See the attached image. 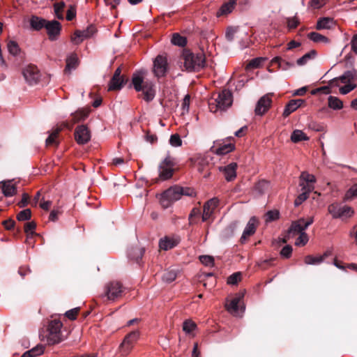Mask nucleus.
I'll use <instances>...</instances> for the list:
<instances>
[{
  "label": "nucleus",
  "mask_w": 357,
  "mask_h": 357,
  "mask_svg": "<svg viewBox=\"0 0 357 357\" xmlns=\"http://www.w3.org/2000/svg\"><path fill=\"white\" fill-rule=\"evenodd\" d=\"M144 253V250L141 248H132L129 250V257L136 262H139V261L142 258Z\"/></svg>",
  "instance_id": "34"
},
{
  "label": "nucleus",
  "mask_w": 357,
  "mask_h": 357,
  "mask_svg": "<svg viewBox=\"0 0 357 357\" xmlns=\"http://www.w3.org/2000/svg\"><path fill=\"white\" fill-rule=\"evenodd\" d=\"M316 55V52L314 50H312L310 52L306 53L302 57L299 58L296 63L298 66L305 65L310 59L314 58Z\"/></svg>",
  "instance_id": "49"
},
{
  "label": "nucleus",
  "mask_w": 357,
  "mask_h": 357,
  "mask_svg": "<svg viewBox=\"0 0 357 357\" xmlns=\"http://www.w3.org/2000/svg\"><path fill=\"white\" fill-rule=\"evenodd\" d=\"M233 102L231 93L227 89L222 90L218 96L212 98L208 102V107L211 112L223 111L229 108Z\"/></svg>",
  "instance_id": "3"
},
{
  "label": "nucleus",
  "mask_w": 357,
  "mask_h": 357,
  "mask_svg": "<svg viewBox=\"0 0 357 357\" xmlns=\"http://www.w3.org/2000/svg\"><path fill=\"white\" fill-rule=\"evenodd\" d=\"M197 329V324L190 319L185 320L183 323V331L188 335L195 337L193 332Z\"/></svg>",
  "instance_id": "33"
},
{
  "label": "nucleus",
  "mask_w": 357,
  "mask_h": 357,
  "mask_svg": "<svg viewBox=\"0 0 357 357\" xmlns=\"http://www.w3.org/2000/svg\"><path fill=\"white\" fill-rule=\"evenodd\" d=\"M160 202L164 208H167L169 207L174 203L170 199L165 197V192H163L161 195L160 199Z\"/></svg>",
  "instance_id": "60"
},
{
  "label": "nucleus",
  "mask_w": 357,
  "mask_h": 357,
  "mask_svg": "<svg viewBox=\"0 0 357 357\" xmlns=\"http://www.w3.org/2000/svg\"><path fill=\"white\" fill-rule=\"evenodd\" d=\"M237 167L236 162H231L227 166L220 167L219 170L224 173L225 178L227 181H231L236 177Z\"/></svg>",
  "instance_id": "18"
},
{
  "label": "nucleus",
  "mask_w": 357,
  "mask_h": 357,
  "mask_svg": "<svg viewBox=\"0 0 357 357\" xmlns=\"http://www.w3.org/2000/svg\"><path fill=\"white\" fill-rule=\"evenodd\" d=\"M328 107L333 109H340L343 107V102L338 98L335 96L328 97Z\"/></svg>",
  "instance_id": "39"
},
{
  "label": "nucleus",
  "mask_w": 357,
  "mask_h": 357,
  "mask_svg": "<svg viewBox=\"0 0 357 357\" xmlns=\"http://www.w3.org/2000/svg\"><path fill=\"white\" fill-rule=\"evenodd\" d=\"M241 299V296H237L231 299L229 303H227L225 304L227 310L234 315H237L238 314V304Z\"/></svg>",
  "instance_id": "27"
},
{
  "label": "nucleus",
  "mask_w": 357,
  "mask_h": 357,
  "mask_svg": "<svg viewBox=\"0 0 357 357\" xmlns=\"http://www.w3.org/2000/svg\"><path fill=\"white\" fill-rule=\"evenodd\" d=\"M257 224V220L255 217H252L250 220L248 221L243 233L242 234V236L241 238V243H244L247 238L252 234H255L256 231Z\"/></svg>",
  "instance_id": "19"
},
{
  "label": "nucleus",
  "mask_w": 357,
  "mask_h": 357,
  "mask_svg": "<svg viewBox=\"0 0 357 357\" xmlns=\"http://www.w3.org/2000/svg\"><path fill=\"white\" fill-rule=\"evenodd\" d=\"M23 76L29 84H35L40 78V73L38 68L33 65H29L22 71Z\"/></svg>",
  "instance_id": "12"
},
{
  "label": "nucleus",
  "mask_w": 357,
  "mask_h": 357,
  "mask_svg": "<svg viewBox=\"0 0 357 357\" xmlns=\"http://www.w3.org/2000/svg\"><path fill=\"white\" fill-rule=\"evenodd\" d=\"M269 187V182L266 181H260L255 185V190L258 194L262 195L268 191Z\"/></svg>",
  "instance_id": "41"
},
{
  "label": "nucleus",
  "mask_w": 357,
  "mask_h": 357,
  "mask_svg": "<svg viewBox=\"0 0 357 357\" xmlns=\"http://www.w3.org/2000/svg\"><path fill=\"white\" fill-rule=\"evenodd\" d=\"M125 288L118 281H111L107 283L103 288L100 297L105 301L114 302L122 297Z\"/></svg>",
  "instance_id": "4"
},
{
  "label": "nucleus",
  "mask_w": 357,
  "mask_h": 357,
  "mask_svg": "<svg viewBox=\"0 0 357 357\" xmlns=\"http://www.w3.org/2000/svg\"><path fill=\"white\" fill-rule=\"evenodd\" d=\"M272 100L268 95L262 96L257 102L255 112L256 115L262 116L270 108Z\"/></svg>",
  "instance_id": "15"
},
{
  "label": "nucleus",
  "mask_w": 357,
  "mask_h": 357,
  "mask_svg": "<svg viewBox=\"0 0 357 357\" xmlns=\"http://www.w3.org/2000/svg\"><path fill=\"white\" fill-rule=\"evenodd\" d=\"M177 276V273L174 269L167 270L162 275V280L167 282H173Z\"/></svg>",
  "instance_id": "44"
},
{
  "label": "nucleus",
  "mask_w": 357,
  "mask_h": 357,
  "mask_svg": "<svg viewBox=\"0 0 357 357\" xmlns=\"http://www.w3.org/2000/svg\"><path fill=\"white\" fill-rule=\"evenodd\" d=\"M200 215V211L199 208H194L190 215H189V221L190 224L195 223V218H198Z\"/></svg>",
  "instance_id": "63"
},
{
  "label": "nucleus",
  "mask_w": 357,
  "mask_h": 357,
  "mask_svg": "<svg viewBox=\"0 0 357 357\" xmlns=\"http://www.w3.org/2000/svg\"><path fill=\"white\" fill-rule=\"evenodd\" d=\"M287 27L289 29H293L296 28L297 26L299 24V20L296 16L293 17H288L287 19Z\"/></svg>",
  "instance_id": "59"
},
{
  "label": "nucleus",
  "mask_w": 357,
  "mask_h": 357,
  "mask_svg": "<svg viewBox=\"0 0 357 357\" xmlns=\"http://www.w3.org/2000/svg\"><path fill=\"white\" fill-rule=\"evenodd\" d=\"M307 37L309 39L312 40L314 43H328L329 40L327 37L317 33V32H311L308 33Z\"/></svg>",
  "instance_id": "38"
},
{
  "label": "nucleus",
  "mask_w": 357,
  "mask_h": 357,
  "mask_svg": "<svg viewBox=\"0 0 357 357\" xmlns=\"http://www.w3.org/2000/svg\"><path fill=\"white\" fill-rule=\"evenodd\" d=\"M183 67L188 71H196L205 66V56L202 52L194 54L190 51H184L182 54Z\"/></svg>",
  "instance_id": "2"
},
{
  "label": "nucleus",
  "mask_w": 357,
  "mask_h": 357,
  "mask_svg": "<svg viewBox=\"0 0 357 357\" xmlns=\"http://www.w3.org/2000/svg\"><path fill=\"white\" fill-rule=\"evenodd\" d=\"M79 311V307H75L73 309H71L70 310H68L65 315L66 317H68L70 320H75L77 318V316L78 314V312Z\"/></svg>",
  "instance_id": "61"
},
{
  "label": "nucleus",
  "mask_w": 357,
  "mask_h": 357,
  "mask_svg": "<svg viewBox=\"0 0 357 357\" xmlns=\"http://www.w3.org/2000/svg\"><path fill=\"white\" fill-rule=\"evenodd\" d=\"M65 6H66V4L63 1L56 3L54 5L55 15H56V17L59 20H63L64 17L63 12Z\"/></svg>",
  "instance_id": "48"
},
{
  "label": "nucleus",
  "mask_w": 357,
  "mask_h": 357,
  "mask_svg": "<svg viewBox=\"0 0 357 357\" xmlns=\"http://www.w3.org/2000/svg\"><path fill=\"white\" fill-rule=\"evenodd\" d=\"M165 197L170 199L173 202L181 199L183 192V188L174 186L164 192Z\"/></svg>",
  "instance_id": "21"
},
{
  "label": "nucleus",
  "mask_w": 357,
  "mask_h": 357,
  "mask_svg": "<svg viewBox=\"0 0 357 357\" xmlns=\"http://www.w3.org/2000/svg\"><path fill=\"white\" fill-rule=\"evenodd\" d=\"M357 197V183L352 185L344 195L345 200H352Z\"/></svg>",
  "instance_id": "43"
},
{
  "label": "nucleus",
  "mask_w": 357,
  "mask_h": 357,
  "mask_svg": "<svg viewBox=\"0 0 357 357\" xmlns=\"http://www.w3.org/2000/svg\"><path fill=\"white\" fill-rule=\"evenodd\" d=\"M168 70V63L167 57L158 55L153 61V72L155 77L160 78L165 77Z\"/></svg>",
  "instance_id": "10"
},
{
  "label": "nucleus",
  "mask_w": 357,
  "mask_h": 357,
  "mask_svg": "<svg viewBox=\"0 0 357 357\" xmlns=\"http://www.w3.org/2000/svg\"><path fill=\"white\" fill-rule=\"evenodd\" d=\"M171 41L174 45L180 47H183L186 44L185 38L177 33L173 34Z\"/></svg>",
  "instance_id": "46"
},
{
  "label": "nucleus",
  "mask_w": 357,
  "mask_h": 357,
  "mask_svg": "<svg viewBox=\"0 0 357 357\" xmlns=\"http://www.w3.org/2000/svg\"><path fill=\"white\" fill-rule=\"evenodd\" d=\"M47 20L37 16H32L30 19V25L33 30L39 31L45 26Z\"/></svg>",
  "instance_id": "30"
},
{
  "label": "nucleus",
  "mask_w": 357,
  "mask_h": 357,
  "mask_svg": "<svg viewBox=\"0 0 357 357\" xmlns=\"http://www.w3.org/2000/svg\"><path fill=\"white\" fill-rule=\"evenodd\" d=\"M314 218L308 217L307 220L304 218H300L299 220L294 221L291 223V227L288 229V236L294 237L305 230L313 223Z\"/></svg>",
  "instance_id": "8"
},
{
  "label": "nucleus",
  "mask_w": 357,
  "mask_h": 357,
  "mask_svg": "<svg viewBox=\"0 0 357 357\" xmlns=\"http://www.w3.org/2000/svg\"><path fill=\"white\" fill-rule=\"evenodd\" d=\"M219 200L217 198H212L204 205L202 221H207L213 213L214 210L218 206Z\"/></svg>",
  "instance_id": "16"
},
{
  "label": "nucleus",
  "mask_w": 357,
  "mask_h": 357,
  "mask_svg": "<svg viewBox=\"0 0 357 357\" xmlns=\"http://www.w3.org/2000/svg\"><path fill=\"white\" fill-rule=\"evenodd\" d=\"M328 211L333 218H350L354 214V210L351 207L338 204H330L328 206Z\"/></svg>",
  "instance_id": "7"
},
{
  "label": "nucleus",
  "mask_w": 357,
  "mask_h": 357,
  "mask_svg": "<svg viewBox=\"0 0 357 357\" xmlns=\"http://www.w3.org/2000/svg\"><path fill=\"white\" fill-rule=\"evenodd\" d=\"M334 25V21L330 17H323L319 19L316 25V29H330Z\"/></svg>",
  "instance_id": "28"
},
{
  "label": "nucleus",
  "mask_w": 357,
  "mask_h": 357,
  "mask_svg": "<svg viewBox=\"0 0 357 357\" xmlns=\"http://www.w3.org/2000/svg\"><path fill=\"white\" fill-rule=\"evenodd\" d=\"M142 91L143 92L144 99L147 102L152 100L155 97V91L152 82H146L143 84Z\"/></svg>",
  "instance_id": "22"
},
{
  "label": "nucleus",
  "mask_w": 357,
  "mask_h": 357,
  "mask_svg": "<svg viewBox=\"0 0 357 357\" xmlns=\"http://www.w3.org/2000/svg\"><path fill=\"white\" fill-rule=\"evenodd\" d=\"M208 166L209 164L207 158L199 156L195 159L194 167H196L200 173L208 172Z\"/></svg>",
  "instance_id": "26"
},
{
  "label": "nucleus",
  "mask_w": 357,
  "mask_h": 357,
  "mask_svg": "<svg viewBox=\"0 0 357 357\" xmlns=\"http://www.w3.org/2000/svg\"><path fill=\"white\" fill-rule=\"evenodd\" d=\"M75 139L79 144H85L89 142L91 133L88 128L84 125L77 126L75 130Z\"/></svg>",
  "instance_id": "13"
},
{
  "label": "nucleus",
  "mask_w": 357,
  "mask_h": 357,
  "mask_svg": "<svg viewBox=\"0 0 357 357\" xmlns=\"http://www.w3.org/2000/svg\"><path fill=\"white\" fill-rule=\"evenodd\" d=\"M298 237L295 241V245L297 246H303L305 245L309 240L307 234L305 231H303L302 233L298 234Z\"/></svg>",
  "instance_id": "50"
},
{
  "label": "nucleus",
  "mask_w": 357,
  "mask_h": 357,
  "mask_svg": "<svg viewBox=\"0 0 357 357\" xmlns=\"http://www.w3.org/2000/svg\"><path fill=\"white\" fill-rule=\"evenodd\" d=\"M241 279V275L240 273H235L231 275L227 278V283L229 284H237Z\"/></svg>",
  "instance_id": "57"
},
{
  "label": "nucleus",
  "mask_w": 357,
  "mask_h": 357,
  "mask_svg": "<svg viewBox=\"0 0 357 357\" xmlns=\"http://www.w3.org/2000/svg\"><path fill=\"white\" fill-rule=\"evenodd\" d=\"M235 145L231 142H226L225 141H217L213 147V151L217 155H225L233 151Z\"/></svg>",
  "instance_id": "14"
},
{
  "label": "nucleus",
  "mask_w": 357,
  "mask_h": 357,
  "mask_svg": "<svg viewBox=\"0 0 357 357\" xmlns=\"http://www.w3.org/2000/svg\"><path fill=\"white\" fill-rule=\"evenodd\" d=\"M178 241L174 238L165 236L159 241V247L161 250H168L174 248L178 244Z\"/></svg>",
  "instance_id": "25"
},
{
  "label": "nucleus",
  "mask_w": 357,
  "mask_h": 357,
  "mask_svg": "<svg viewBox=\"0 0 357 357\" xmlns=\"http://www.w3.org/2000/svg\"><path fill=\"white\" fill-rule=\"evenodd\" d=\"M271 63L273 64L277 63L278 65V67L281 68L283 70H287L289 68L292 67L294 65L293 63H290L284 60H283L280 56H275L271 60Z\"/></svg>",
  "instance_id": "40"
},
{
  "label": "nucleus",
  "mask_w": 357,
  "mask_h": 357,
  "mask_svg": "<svg viewBox=\"0 0 357 357\" xmlns=\"http://www.w3.org/2000/svg\"><path fill=\"white\" fill-rule=\"evenodd\" d=\"M125 84V79L123 77H118L114 79V76L110 80L109 84L108 90L109 91H116L120 90Z\"/></svg>",
  "instance_id": "29"
},
{
  "label": "nucleus",
  "mask_w": 357,
  "mask_h": 357,
  "mask_svg": "<svg viewBox=\"0 0 357 357\" xmlns=\"http://www.w3.org/2000/svg\"><path fill=\"white\" fill-rule=\"evenodd\" d=\"M45 28L47 29L49 38L52 40H54L60 34L61 26L58 21L52 20L47 21Z\"/></svg>",
  "instance_id": "17"
},
{
  "label": "nucleus",
  "mask_w": 357,
  "mask_h": 357,
  "mask_svg": "<svg viewBox=\"0 0 357 357\" xmlns=\"http://www.w3.org/2000/svg\"><path fill=\"white\" fill-rule=\"evenodd\" d=\"M139 337L138 331H132L128 333L123 339L119 347V354L121 356H127L132 350L135 343Z\"/></svg>",
  "instance_id": "6"
},
{
  "label": "nucleus",
  "mask_w": 357,
  "mask_h": 357,
  "mask_svg": "<svg viewBox=\"0 0 357 357\" xmlns=\"http://www.w3.org/2000/svg\"><path fill=\"white\" fill-rule=\"evenodd\" d=\"M31 211L29 208L20 211L17 215V218L19 221L28 220L31 218Z\"/></svg>",
  "instance_id": "53"
},
{
  "label": "nucleus",
  "mask_w": 357,
  "mask_h": 357,
  "mask_svg": "<svg viewBox=\"0 0 357 357\" xmlns=\"http://www.w3.org/2000/svg\"><path fill=\"white\" fill-rule=\"evenodd\" d=\"M237 0H227L220 8L216 13L217 17L227 15L234 9Z\"/></svg>",
  "instance_id": "20"
},
{
  "label": "nucleus",
  "mask_w": 357,
  "mask_h": 357,
  "mask_svg": "<svg viewBox=\"0 0 357 357\" xmlns=\"http://www.w3.org/2000/svg\"><path fill=\"white\" fill-rule=\"evenodd\" d=\"M0 188L6 197H11L16 193V187L10 181L0 182Z\"/></svg>",
  "instance_id": "24"
},
{
  "label": "nucleus",
  "mask_w": 357,
  "mask_h": 357,
  "mask_svg": "<svg viewBox=\"0 0 357 357\" xmlns=\"http://www.w3.org/2000/svg\"><path fill=\"white\" fill-rule=\"evenodd\" d=\"M169 143L172 146L178 147L182 145V140L178 134L171 135Z\"/></svg>",
  "instance_id": "55"
},
{
  "label": "nucleus",
  "mask_w": 357,
  "mask_h": 357,
  "mask_svg": "<svg viewBox=\"0 0 357 357\" xmlns=\"http://www.w3.org/2000/svg\"><path fill=\"white\" fill-rule=\"evenodd\" d=\"M174 161L169 155L167 156L159 165V178L162 181L170 178L174 172Z\"/></svg>",
  "instance_id": "9"
},
{
  "label": "nucleus",
  "mask_w": 357,
  "mask_h": 357,
  "mask_svg": "<svg viewBox=\"0 0 357 357\" xmlns=\"http://www.w3.org/2000/svg\"><path fill=\"white\" fill-rule=\"evenodd\" d=\"M63 324L59 320H52L48 325L47 340L49 344H55L63 340L61 335Z\"/></svg>",
  "instance_id": "5"
},
{
  "label": "nucleus",
  "mask_w": 357,
  "mask_h": 357,
  "mask_svg": "<svg viewBox=\"0 0 357 357\" xmlns=\"http://www.w3.org/2000/svg\"><path fill=\"white\" fill-rule=\"evenodd\" d=\"M326 257V254H324V255H319V256L307 255L305 257L304 261L306 264H308V265L319 264L324 261V259Z\"/></svg>",
  "instance_id": "36"
},
{
  "label": "nucleus",
  "mask_w": 357,
  "mask_h": 357,
  "mask_svg": "<svg viewBox=\"0 0 357 357\" xmlns=\"http://www.w3.org/2000/svg\"><path fill=\"white\" fill-rule=\"evenodd\" d=\"M78 66V58L76 54H70L66 58V66L65 70L70 72Z\"/></svg>",
  "instance_id": "31"
},
{
  "label": "nucleus",
  "mask_w": 357,
  "mask_h": 357,
  "mask_svg": "<svg viewBox=\"0 0 357 357\" xmlns=\"http://www.w3.org/2000/svg\"><path fill=\"white\" fill-rule=\"evenodd\" d=\"M89 114V110L86 109H81L72 114V123L75 124L80 121L84 120Z\"/></svg>",
  "instance_id": "32"
},
{
  "label": "nucleus",
  "mask_w": 357,
  "mask_h": 357,
  "mask_svg": "<svg viewBox=\"0 0 357 357\" xmlns=\"http://www.w3.org/2000/svg\"><path fill=\"white\" fill-rule=\"evenodd\" d=\"M299 185L301 187L302 192H305L308 195L314 189V185L310 184V183H307L305 182H300Z\"/></svg>",
  "instance_id": "56"
},
{
  "label": "nucleus",
  "mask_w": 357,
  "mask_h": 357,
  "mask_svg": "<svg viewBox=\"0 0 357 357\" xmlns=\"http://www.w3.org/2000/svg\"><path fill=\"white\" fill-rule=\"evenodd\" d=\"M7 48H8V52L13 56L18 55L20 52V49L19 47L18 44L15 41H13V40H10L8 43Z\"/></svg>",
  "instance_id": "45"
},
{
  "label": "nucleus",
  "mask_w": 357,
  "mask_h": 357,
  "mask_svg": "<svg viewBox=\"0 0 357 357\" xmlns=\"http://www.w3.org/2000/svg\"><path fill=\"white\" fill-rule=\"evenodd\" d=\"M96 31V28L93 25H90L86 29L82 31L76 30L74 34L71 36V41L75 45H79L84 40L92 37Z\"/></svg>",
  "instance_id": "11"
},
{
  "label": "nucleus",
  "mask_w": 357,
  "mask_h": 357,
  "mask_svg": "<svg viewBox=\"0 0 357 357\" xmlns=\"http://www.w3.org/2000/svg\"><path fill=\"white\" fill-rule=\"evenodd\" d=\"M357 79V72L354 70H347L344 72L339 77H335L330 81V84L334 86H339L338 81L344 84V86L340 87V93L342 95H346L355 89L357 86L354 81Z\"/></svg>",
  "instance_id": "1"
},
{
  "label": "nucleus",
  "mask_w": 357,
  "mask_h": 357,
  "mask_svg": "<svg viewBox=\"0 0 357 357\" xmlns=\"http://www.w3.org/2000/svg\"><path fill=\"white\" fill-rule=\"evenodd\" d=\"M44 351L45 347L42 344H38L35 347L29 350L28 351L29 352L31 357H36L43 354L44 353Z\"/></svg>",
  "instance_id": "51"
},
{
  "label": "nucleus",
  "mask_w": 357,
  "mask_h": 357,
  "mask_svg": "<svg viewBox=\"0 0 357 357\" xmlns=\"http://www.w3.org/2000/svg\"><path fill=\"white\" fill-rule=\"evenodd\" d=\"M199 260L206 266L212 267L214 265V258L212 256L202 255L199 257Z\"/></svg>",
  "instance_id": "52"
},
{
  "label": "nucleus",
  "mask_w": 357,
  "mask_h": 357,
  "mask_svg": "<svg viewBox=\"0 0 357 357\" xmlns=\"http://www.w3.org/2000/svg\"><path fill=\"white\" fill-rule=\"evenodd\" d=\"M36 223L34 222H26L24 225V231L27 234H33L36 229Z\"/></svg>",
  "instance_id": "64"
},
{
  "label": "nucleus",
  "mask_w": 357,
  "mask_h": 357,
  "mask_svg": "<svg viewBox=\"0 0 357 357\" xmlns=\"http://www.w3.org/2000/svg\"><path fill=\"white\" fill-rule=\"evenodd\" d=\"M301 182H305L314 185L316 182V178L313 174H310L307 172H303L300 176Z\"/></svg>",
  "instance_id": "47"
},
{
  "label": "nucleus",
  "mask_w": 357,
  "mask_h": 357,
  "mask_svg": "<svg viewBox=\"0 0 357 357\" xmlns=\"http://www.w3.org/2000/svg\"><path fill=\"white\" fill-rule=\"evenodd\" d=\"M309 137L301 130H294L291 135V140L294 143L307 141Z\"/></svg>",
  "instance_id": "37"
},
{
  "label": "nucleus",
  "mask_w": 357,
  "mask_h": 357,
  "mask_svg": "<svg viewBox=\"0 0 357 357\" xmlns=\"http://www.w3.org/2000/svg\"><path fill=\"white\" fill-rule=\"evenodd\" d=\"M60 132V129L57 128L54 130L47 138L46 139V145L47 146H56L58 144V136Z\"/></svg>",
  "instance_id": "42"
},
{
  "label": "nucleus",
  "mask_w": 357,
  "mask_h": 357,
  "mask_svg": "<svg viewBox=\"0 0 357 357\" xmlns=\"http://www.w3.org/2000/svg\"><path fill=\"white\" fill-rule=\"evenodd\" d=\"M280 217V213L278 210L269 211L266 213V221L272 222L276 220Z\"/></svg>",
  "instance_id": "54"
},
{
  "label": "nucleus",
  "mask_w": 357,
  "mask_h": 357,
  "mask_svg": "<svg viewBox=\"0 0 357 357\" xmlns=\"http://www.w3.org/2000/svg\"><path fill=\"white\" fill-rule=\"evenodd\" d=\"M303 103L304 100L302 99L290 100L284 109L283 116L284 117L288 116L290 114H291L292 112L296 111L298 107H300Z\"/></svg>",
  "instance_id": "23"
},
{
  "label": "nucleus",
  "mask_w": 357,
  "mask_h": 357,
  "mask_svg": "<svg viewBox=\"0 0 357 357\" xmlns=\"http://www.w3.org/2000/svg\"><path fill=\"white\" fill-rule=\"evenodd\" d=\"M326 4V0H311L309 2V7L312 9H319Z\"/></svg>",
  "instance_id": "58"
},
{
  "label": "nucleus",
  "mask_w": 357,
  "mask_h": 357,
  "mask_svg": "<svg viewBox=\"0 0 357 357\" xmlns=\"http://www.w3.org/2000/svg\"><path fill=\"white\" fill-rule=\"evenodd\" d=\"M292 253V247L289 245H285L280 251V255L284 258H289Z\"/></svg>",
  "instance_id": "62"
},
{
  "label": "nucleus",
  "mask_w": 357,
  "mask_h": 357,
  "mask_svg": "<svg viewBox=\"0 0 357 357\" xmlns=\"http://www.w3.org/2000/svg\"><path fill=\"white\" fill-rule=\"evenodd\" d=\"M132 83L137 91H141L143 87L144 77L142 73L134 74L132 78Z\"/></svg>",
  "instance_id": "35"
}]
</instances>
